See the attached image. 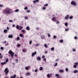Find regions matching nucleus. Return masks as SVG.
I'll list each match as a JSON object with an SVG mask.
<instances>
[{
    "instance_id": "obj_1",
    "label": "nucleus",
    "mask_w": 78,
    "mask_h": 78,
    "mask_svg": "<svg viewBox=\"0 0 78 78\" xmlns=\"http://www.w3.org/2000/svg\"><path fill=\"white\" fill-rule=\"evenodd\" d=\"M11 11H12V9L9 8H7L3 11V12L5 14H7V15H9V14H11Z\"/></svg>"
},
{
    "instance_id": "obj_2",
    "label": "nucleus",
    "mask_w": 78,
    "mask_h": 78,
    "mask_svg": "<svg viewBox=\"0 0 78 78\" xmlns=\"http://www.w3.org/2000/svg\"><path fill=\"white\" fill-rule=\"evenodd\" d=\"M9 54L10 55L12 58H14V53L12 51L10 50L9 51Z\"/></svg>"
},
{
    "instance_id": "obj_3",
    "label": "nucleus",
    "mask_w": 78,
    "mask_h": 78,
    "mask_svg": "<svg viewBox=\"0 0 78 78\" xmlns=\"http://www.w3.org/2000/svg\"><path fill=\"white\" fill-rule=\"evenodd\" d=\"M23 28V27H20V26L18 25H17L16 27V29H17V30L19 29L20 30H22V29Z\"/></svg>"
},
{
    "instance_id": "obj_4",
    "label": "nucleus",
    "mask_w": 78,
    "mask_h": 78,
    "mask_svg": "<svg viewBox=\"0 0 78 78\" xmlns=\"http://www.w3.org/2000/svg\"><path fill=\"white\" fill-rule=\"evenodd\" d=\"M71 4L72 5H74V6H76L77 5V4L76 3V2H75L74 1H72L71 2Z\"/></svg>"
},
{
    "instance_id": "obj_5",
    "label": "nucleus",
    "mask_w": 78,
    "mask_h": 78,
    "mask_svg": "<svg viewBox=\"0 0 78 78\" xmlns=\"http://www.w3.org/2000/svg\"><path fill=\"white\" fill-rule=\"evenodd\" d=\"M4 72H5V74H6V75H8V74L9 72V70H8V69H5Z\"/></svg>"
},
{
    "instance_id": "obj_6",
    "label": "nucleus",
    "mask_w": 78,
    "mask_h": 78,
    "mask_svg": "<svg viewBox=\"0 0 78 78\" xmlns=\"http://www.w3.org/2000/svg\"><path fill=\"white\" fill-rule=\"evenodd\" d=\"M75 64L74 66L73 67L74 68H76V67H77V66L78 65V62H75Z\"/></svg>"
},
{
    "instance_id": "obj_7",
    "label": "nucleus",
    "mask_w": 78,
    "mask_h": 78,
    "mask_svg": "<svg viewBox=\"0 0 78 78\" xmlns=\"http://www.w3.org/2000/svg\"><path fill=\"white\" fill-rule=\"evenodd\" d=\"M69 15H67L65 17V19L66 20H67V19H69Z\"/></svg>"
},
{
    "instance_id": "obj_8",
    "label": "nucleus",
    "mask_w": 78,
    "mask_h": 78,
    "mask_svg": "<svg viewBox=\"0 0 78 78\" xmlns=\"http://www.w3.org/2000/svg\"><path fill=\"white\" fill-rule=\"evenodd\" d=\"M23 52V53H25V52H27V49H22Z\"/></svg>"
},
{
    "instance_id": "obj_9",
    "label": "nucleus",
    "mask_w": 78,
    "mask_h": 78,
    "mask_svg": "<svg viewBox=\"0 0 78 78\" xmlns=\"http://www.w3.org/2000/svg\"><path fill=\"white\" fill-rule=\"evenodd\" d=\"M55 76H57V78H59L61 77V76H60L59 75V74H55Z\"/></svg>"
},
{
    "instance_id": "obj_10",
    "label": "nucleus",
    "mask_w": 78,
    "mask_h": 78,
    "mask_svg": "<svg viewBox=\"0 0 78 78\" xmlns=\"http://www.w3.org/2000/svg\"><path fill=\"white\" fill-rule=\"evenodd\" d=\"M36 59L38 61H41V58L40 57H38Z\"/></svg>"
},
{
    "instance_id": "obj_11",
    "label": "nucleus",
    "mask_w": 78,
    "mask_h": 78,
    "mask_svg": "<svg viewBox=\"0 0 78 78\" xmlns=\"http://www.w3.org/2000/svg\"><path fill=\"white\" fill-rule=\"evenodd\" d=\"M56 17H53L52 19V21H55V20H56Z\"/></svg>"
},
{
    "instance_id": "obj_12",
    "label": "nucleus",
    "mask_w": 78,
    "mask_h": 78,
    "mask_svg": "<svg viewBox=\"0 0 78 78\" xmlns=\"http://www.w3.org/2000/svg\"><path fill=\"white\" fill-rule=\"evenodd\" d=\"M8 37L9 38H12L13 37V36L12 35H9L8 36Z\"/></svg>"
},
{
    "instance_id": "obj_13",
    "label": "nucleus",
    "mask_w": 78,
    "mask_h": 78,
    "mask_svg": "<svg viewBox=\"0 0 78 78\" xmlns=\"http://www.w3.org/2000/svg\"><path fill=\"white\" fill-rule=\"evenodd\" d=\"M26 29L27 30H28V31H29V30H30V27H29L28 26H27L26 27Z\"/></svg>"
},
{
    "instance_id": "obj_14",
    "label": "nucleus",
    "mask_w": 78,
    "mask_h": 78,
    "mask_svg": "<svg viewBox=\"0 0 78 78\" xmlns=\"http://www.w3.org/2000/svg\"><path fill=\"white\" fill-rule=\"evenodd\" d=\"M16 75H14V76H11L10 78H16Z\"/></svg>"
},
{
    "instance_id": "obj_15",
    "label": "nucleus",
    "mask_w": 78,
    "mask_h": 78,
    "mask_svg": "<svg viewBox=\"0 0 78 78\" xmlns=\"http://www.w3.org/2000/svg\"><path fill=\"white\" fill-rule=\"evenodd\" d=\"M31 75V74L30 73L27 72L26 73L27 76H28L29 75Z\"/></svg>"
},
{
    "instance_id": "obj_16",
    "label": "nucleus",
    "mask_w": 78,
    "mask_h": 78,
    "mask_svg": "<svg viewBox=\"0 0 78 78\" xmlns=\"http://www.w3.org/2000/svg\"><path fill=\"white\" fill-rule=\"evenodd\" d=\"M59 72L60 73H63L64 72V70H59Z\"/></svg>"
},
{
    "instance_id": "obj_17",
    "label": "nucleus",
    "mask_w": 78,
    "mask_h": 78,
    "mask_svg": "<svg viewBox=\"0 0 78 78\" xmlns=\"http://www.w3.org/2000/svg\"><path fill=\"white\" fill-rule=\"evenodd\" d=\"M41 38L42 39H44L45 38V37L44 35H42L41 36Z\"/></svg>"
},
{
    "instance_id": "obj_18",
    "label": "nucleus",
    "mask_w": 78,
    "mask_h": 78,
    "mask_svg": "<svg viewBox=\"0 0 78 78\" xmlns=\"http://www.w3.org/2000/svg\"><path fill=\"white\" fill-rule=\"evenodd\" d=\"M7 32H8V30H7L5 29L4 30V32L5 33H7Z\"/></svg>"
},
{
    "instance_id": "obj_19",
    "label": "nucleus",
    "mask_w": 78,
    "mask_h": 78,
    "mask_svg": "<svg viewBox=\"0 0 78 78\" xmlns=\"http://www.w3.org/2000/svg\"><path fill=\"white\" fill-rule=\"evenodd\" d=\"M78 72V71L77 70H75L73 71V73H77Z\"/></svg>"
},
{
    "instance_id": "obj_20",
    "label": "nucleus",
    "mask_w": 78,
    "mask_h": 78,
    "mask_svg": "<svg viewBox=\"0 0 78 78\" xmlns=\"http://www.w3.org/2000/svg\"><path fill=\"white\" fill-rule=\"evenodd\" d=\"M44 46L45 48H48V46H47V44H44Z\"/></svg>"
},
{
    "instance_id": "obj_21",
    "label": "nucleus",
    "mask_w": 78,
    "mask_h": 78,
    "mask_svg": "<svg viewBox=\"0 0 78 78\" xmlns=\"http://www.w3.org/2000/svg\"><path fill=\"white\" fill-rule=\"evenodd\" d=\"M1 64L2 65V66H3L4 64H6V62H5L4 63L2 62Z\"/></svg>"
},
{
    "instance_id": "obj_22",
    "label": "nucleus",
    "mask_w": 78,
    "mask_h": 78,
    "mask_svg": "<svg viewBox=\"0 0 78 78\" xmlns=\"http://www.w3.org/2000/svg\"><path fill=\"white\" fill-rule=\"evenodd\" d=\"M54 48L52 47L51 48V51H54Z\"/></svg>"
},
{
    "instance_id": "obj_23",
    "label": "nucleus",
    "mask_w": 78,
    "mask_h": 78,
    "mask_svg": "<svg viewBox=\"0 0 78 78\" xmlns=\"http://www.w3.org/2000/svg\"><path fill=\"white\" fill-rule=\"evenodd\" d=\"M23 35L22 34H20V37H23Z\"/></svg>"
},
{
    "instance_id": "obj_24",
    "label": "nucleus",
    "mask_w": 78,
    "mask_h": 78,
    "mask_svg": "<svg viewBox=\"0 0 78 78\" xmlns=\"http://www.w3.org/2000/svg\"><path fill=\"white\" fill-rule=\"evenodd\" d=\"M47 76L48 78H50V74H48L47 75Z\"/></svg>"
},
{
    "instance_id": "obj_25",
    "label": "nucleus",
    "mask_w": 78,
    "mask_h": 78,
    "mask_svg": "<svg viewBox=\"0 0 78 78\" xmlns=\"http://www.w3.org/2000/svg\"><path fill=\"white\" fill-rule=\"evenodd\" d=\"M73 16H71L69 17V19H73Z\"/></svg>"
},
{
    "instance_id": "obj_26",
    "label": "nucleus",
    "mask_w": 78,
    "mask_h": 78,
    "mask_svg": "<svg viewBox=\"0 0 78 78\" xmlns=\"http://www.w3.org/2000/svg\"><path fill=\"white\" fill-rule=\"evenodd\" d=\"M16 46L18 47H20V44H18Z\"/></svg>"
},
{
    "instance_id": "obj_27",
    "label": "nucleus",
    "mask_w": 78,
    "mask_h": 78,
    "mask_svg": "<svg viewBox=\"0 0 78 78\" xmlns=\"http://www.w3.org/2000/svg\"><path fill=\"white\" fill-rule=\"evenodd\" d=\"M65 25L66 26H67L68 25V23H65Z\"/></svg>"
},
{
    "instance_id": "obj_28",
    "label": "nucleus",
    "mask_w": 78,
    "mask_h": 78,
    "mask_svg": "<svg viewBox=\"0 0 78 78\" xmlns=\"http://www.w3.org/2000/svg\"><path fill=\"white\" fill-rule=\"evenodd\" d=\"M17 41H19V40H20V37H17Z\"/></svg>"
},
{
    "instance_id": "obj_29",
    "label": "nucleus",
    "mask_w": 78,
    "mask_h": 78,
    "mask_svg": "<svg viewBox=\"0 0 78 78\" xmlns=\"http://www.w3.org/2000/svg\"><path fill=\"white\" fill-rule=\"evenodd\" d=\"M32 44V41L31 40H30L29 41V44L30 45H31Z\"/></svg>"
},
{
    "instance_id": "obj_30",
    "label": "nucleus",
    "mask_w": 78,
    "mask_h": 78,
    "mask_svg": "<svg viewBox=\"0 0 78 78\" xmlns=\"http://www.w3.org/2000/svg\"><path fill=\"white\" fill-rule=\"evenodd\" d=\"M60 43H62L63 42V40H61L60 41Z\"/></svg>"
},
{
    "instance_id": "obj_31",
    "label": "nucleus",
    "mask_w": 78,
    "mask_h": 78,
    "mask_svg": "<svg viewBox=\"0 0 78 78\" xmlns=\"http://www.w3.org/2000/svg\"><path fill=\"white\" fill-rule=\"evenodd\" d=\"M39 44H37L35 45V46H36V47H37L38 46H39Z\"/></svg>"
},
{
    "instance_id": "obj_32",
    "label": "nucleus",
    "mask_w": 78,
    "mask_h": 78,
    "mask_svg": "<svg viewBox=\"0 0 78 78\" xmlns=\"http://www.w3.org/2000/svg\"><path fill=\"white\" fill-rule=\"evenodd\" d=\"M48 37H50L51 36H50V34H48Z\"/></svg>"
},
{
    "instance_id": "obj_33",
    "label": "nucleus",
    "mask_w": 78,
    "mask_h": 78,
    "mask_svg": "<svg viewBox=\"0 0 78 78\" xmlns=\"http://www.w3.org/2000/svg\"><path fill=\"white\" fill-rule=\"evenodd\" d=\"M19 11V9H17L15 10V12H18Z\"/></svg>"
},
{
    "instance_id": "obj_34",
    "label": "nucleus",
    "mask_w": 78,
    "mask_h": 78,
    "mask_svg": "<svg viewBox=\"0 0 78 78\" xmlns=\"http://www.w3.org/2000/svg\"><path fill=\"white\" fill-rule=\"evenodd\" d=\"M57 65H58V63H56L55 64V65H54V66H55V67H56V66H57Z\"/></svg>"
},
{
    "instance_id": "obj_35",
    "label": "nucleus",
    "mask_w": 78,
    "mask_h": 78,
    "mask_svg": "<svg viewBox=\"0 0 78 78\" xmlns=\"http://www.w3.org/2000/svg\"><path fill=\"white\" fill-rule=\"evenodd\" d=\"M9 45V43H8L7 44H5V46H7V45Z\"/></svg>"
},
{
    "instance_id": "obj_36",
    "label": "nucleus",
    "mask_w": 78,
    "mask_h": 78,
    "mask_svg": "<svg viewBox=\"0 0 78 78\" xmlns=\"http://www.w3.org/2000/svg\"><path fill=\"white\" fill-rule=\"evenodd\" d=\"M78 39V37L76 36L74 37V39Z\"/></svg>"
},
{
    "instance_id": "obj_37",
    "label": "nucleus",
    "mask_w": 78,
    "mask_h": 78,
    "mask_svg": "<svg viewBox=\"0 0 78 78\" xmlns=\"http://www.w3.org/2000/svg\"><path fill=\"white\" fill-rule=\"evenodd\" d=\"M9 61V60H8V59L7 58L6 59V60H5V62H8V61Z\"/></svg>"
},
{
    "instance_id": "obj_38",
    "label": "nucleus",
    "mask_w": 78,
    "mask_h": 78,
    "mask_svg": "<svg viewBox=\"0 0 78 78\" xmlns=\"http://www.w3.org/2000/svg\"><path fill=\"white\" fill-rule=\"evenodd\" d=\"M21 32L22 33H25V30H23L21 31Z\"/></svg>"
},
{
    "instance_id": "obj_39",
    "label": "nucleus",
    "mask_w": 78,
    "mask_h": 78,
    "mask_svg": "<svg viewBox=\"0 0 78 78\" xmlns=\"http://www.w3.org/2000/svg\"><path fill=\"white\" fill-rule=\"evenodd\" d=\"M69 30V28H67L65 29V31H67Z\"/></svg>"
},
{
    "instance_id": "obj_40",
    "label": "nucleus",
    "mask_w": 78,
    "mask_h": 78,
    "mask_svg": "<svg viewBox=\"0 0 78 78\" xmlns=\"http://www.w3.org/2000/svg\"><path fill=\"white\" fill-rule=\"evenodd\" d=\"M48 6V4H46L44 5V6Z\"/></svg>"
},
{
    "instance_id": "obj_41",
    "label": "nucleus",
    "mask_w": 78,
    "mask_h": 78,
    "mask_svg": "<svg viewBox=\"0 0 78 78\" xmlns=\"http://www.w3.org/2000/svg\"><path fill=\"white\" fill-rule=\"evenodd\" d=\"M32 56H34V53H33L32 54Z\"/></svg>"
},
{
    "instance_id": "obj_42",
    "label": "nucleus",
    "mask_w": 78,
    "mask_h": 78,
    "mask_svg": "<svg viewBox=\"0 0 78 78\" xmlns=\"http://www.w3.org/2000/svg\"><path fill=\"white\" fill-rule=\"evenodd\" d=\"M24 9H28V7H26L24 8Z\"/></svg>"
},
{
    "instance_id": "obj_43",
    "label": "nucleus",
    "mask_w": 78,
    "mask_h": 78,
    "mask_svg": "<svg viewBox=\"0 0 78 78\" xmlns=\"http://www.w3.org/2000/svg\"><path fill=\"white\" fill-rule=\"evenodd\" d=\"M29 68H30L29 66H26L25 68V69H28Z\"/></svg>"
},
{
    "instance_id": "obj_44",
    "label": "nucleus",
    "mask_w": 78,
    "mask_h": 78,
    "mask_svg": "<svg viewBox=\"0 0 78 78\" xmlns=\"http://www.w3.org/2000/svg\"><path fill=\"white\" fill-rule=\"evenodd\" d=\"M58 23H59V21H57L56 22V24H58Z\"/></svg>"
},
{
    "instance_id": "obj_45",
    "label": "nucleus",
    "mask_w": 78,
    "mask_h": 78,
    "mask_svg": "<svg viewBox=\"0 0 78 78\" xmlns=\"http://www.w3.org/2000/svg\"><path fill=\"white\" fill-rule=\"evenodd\" d=\"M3 44H6V41H5L3 42Z\"/></svg>"
},
{
    "instance_id": "obj_46",
    "label": "nucleus",
    "mask_w": 78,
    "mask_h": 78,
    "mask_svg": "<svg viewBox=\"0 0 78 78\" xmlns=\"http://www.w3.org/2000/svg\"><path fill=\"white\" fill-rule=\"evenodd\" d=\"M53 37L54 38V39H56V36H54Z\"/></svg>"
},
{
    "instance_id": "obj_47",
    "label": "nucleus",
    "mask_w": 78,
    "mask_h": 78,
    "mask_svg": "<svg viewBox=\"0 0 78 78\" xmlns=\"http://www.w3.org/2000/svg\"><path fill=\"white\" fill-rule=\"evenodd\" d=\"M9 22H12V21L11 20H9Z\"/></svg>"
},
{
    "instance_id": "obj_48",
    "label": "nucleus",
    "mask_w": 78,
    "mask_h": 78,
    "mask_svg": "<svg viewBox=\"0 0 78 78\" xmlns=\"http://www.w3.org/2000/svg\"><path fill=\"white\" fill-rule=\"evenodd\" d=\"M0 49L1 50H3L4 48H3L2 47H1L0 48Z\"/></svg>"
},
{
    "instance_id": "obj_49",
    "label": "nucleus",
    "mask_w": 78,
    "mask_h": 78,
    "mask_svg": "<svg viewBox=\"0 0 78 78\" xmlns=\"http://www.w3.org/2000/svg\"><path fill=\"white\" fill-rule=\"evenodd\" d=\"M48 53V51H45V54H46V53Z\"/></svg>"
},
{
    "instance_id": "obj_50",
    "label": "nucleus",
    "mask_w": 78,
    "mask_h": 78,
    "mask_svg": "<svg viewBox=\"0 0 78 78\" xmlns=\"http://www.w3.org/2000/svg\"><path fill=\"white\" fill-rule=\"evenodd\" d=\"M68 70H69V69H66V72H67V71H68Z\"/></svg>"
},
{
    "instance_id": "obj_51",
    "label": "nucleus",
    "mask_w": 78,
    "mask_h": 78,
    "mask_svg": "<svg viewBox=\"0 0 78 78\" xmlns=\"http://www.w3.org/2000/svg\"><path fill=\"white\" fill-rule=\"evenodd\" d=\"M30 12V10H27V12H28V13H29Z\"/></svg>"
},
{
    "instance_id": "obj_52",
    "label": "nucleus",
    "mask_w": 78,
    "mask_h": 78,
    "mask_svg": "<svg viewBox=\"0 0 78 78\" xmlns=\"http://www.w3.org/2000/svg\"><path fill=\"white\" fill-rule=\"evenodd\" d=\"M37 72V69H35L34 71V72Z\"/></svg>"
},
{
    "instance_id": "obj_53",
    "label": "nucleus",
    "mask_w": 78,
    "mask_h": 78,
    "mask_svg": "<svg viewBox=\"0 0 78 78\" xmlns=\"http://www.w3.org/2000/svg\"><path fill=\"white\" fill-rule=\"evenodd\" d=\"M12 27H15V24H13L12 25Z\"/></svg>"
},
{
    "instance_id": "obj_54",
    "label": "nucleus",
    "mask_w": 78,
    "mask_h": 78,
    "mask_svg": "<svg viewBox=\"0 0 78 78\" xmlns=\"http://www.w3.org/2000/svg\"><path fill=\"white\" fill-rule=\"evenodd\" d=\"M42 58H45V55H44L42 56Z\"/></svg>"
},
{
    "instance_id": "obj_55",
    "label": "nucleus",
    "mask_w": 78,
    "mask_h": 78,
    "mask_svg": "<svg viewBox=\"0 0 78 78\" xmlns=\"http://www.w3.org/2000/svg\"><path fill=\"white\" fill-rule=\"evenodd\" d=\"M73 51H75V49H73Z\"/></svg>"
},
{
    "instance_id": "obj_56",
    "label": "nucleus",
    "mask_w": 78,
    "mask_h": 78,
    "mask_svg": "<svg viewBox=\"0 0 78 78\" xmlns=\"http://www.w3.org/2000/svg\"><path fill=\"white\" fill-rule=\"evenodd\" d=\"M43 61H46V59H45V58H44V59H43Z\"/></svg>"
},
{
    "instance_id": "obj_57",
    "label": "nucleus",
    "mask_w": 78,
    "mask_h": 78,
    "mask_svg": "<svg viewBox=\"0 0 78 78\" xmlns=\"http://www.w3.org/2000/svg\"><path fill=\"white\" fill-rule=\"evenodd\" d=\"M16 63H18V60H16Z\"/></svg>"
},
{
    "instance_id": "obj_58",
    "label": "nucleus",
    "mask_w": 78,
    "mask_h": 78,
    "mask_svg": "<svg viewBox=\"0 0 78 78\" xmlns=\"http://www.w3.org/2000/svg\"><path fill=\"white\" fill-rule=\"evenodd\" d=\"M43 9L44 10V9H45L46 8H45V7H44L43 8Z\"/></svg>"
},
{
    "instance_id": "obj_59",
    "label": "nucleus",
    "mask_w": 78,
    "mask_h": 78,
    "mask_svg": "<svg viewBox=\"0 0 78 78\" xmlns=\"http://www.w3.org/2000/svg\"><path fill=\"white\" fill-rule=\"evenodd\" d=\"M25 18L26 19H28V17H25Z\"/></svg>"
},
{
    "instance_id": "obj_60",
    "label": "nucleus",
    "mask_w": 78,
    "mask_h": 78,
    "mask_svg": "<svg viewBox=\"0 0 78 78\" xmlns=\"http://www.w3.org/2000/svg\"><path fill=\"white\" fill-rule=\"evenodd\" d=\"M34 55H36V51H35L34 52Z\"/></svg>"
},
{
    "instance_id": "obj_61",
    "label": "nucleus",
    "mask_w": 78,
    "mask_h": 78,
    "mask_svg": "<svg viewBox=\"0 0 78 78\" xmlns=\"http://www.w3.org/2000/svg\"><path fill=\"white\" fill-rule=\"evenodd\" d=\"M43 70V69H40V70L41 71V70Z\"/></svg>"
},
{
    "instance_id": "obj_62",
    "label": "nucleus",
    "mask_w": 78,
    "mask_h": 78,
    "mask_svg": "<svg viewBox=\"0 0 78 78\" xmlns=\"http://www.w3.org/2000/svg\"><path fill=\"white\" fill-rule=\"evenodd\" d=\"M35 1H36L37 2H39V0H35Z\"/></svg>"
},
{
    "instance_id": "obj_63",
    "label": "nucleus",
    "mask_w": 78,
    "mask_h": 78,
    "mask_svg": "<svg viewBox=\"0 0 78 78\" xmlns=\"http://www.w3.org/2000/svg\"><path fill=\"white\" fill-rule=\"evenodd\" d=\"M17 56V54H15V57H16Z\"/></svg>"
},
{
    "instance_id": "obj_64",
    "label": "nucleus",
    "mask_w": 78,
    "mask_h": 78,
    "mask_svg": "<svg viewBox=\"0 0 78 78\" xmlns=\"http://www.w3.org/2000/svg\"><path fill=\"white\" fill-rule=\"evenodd\" d=\"M3 58V56H1L0 57V58H1V59H2V58Z\"/></svg>"
}]
</instances>
